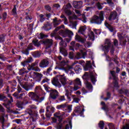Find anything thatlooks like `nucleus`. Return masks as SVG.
<instances>
[{
    "label": "nucleus",
    "mask_w": 129,
    "mask_h": 129,
    "mask_svg": "<svg viewBox=\"0 0 129 129\" xmlns=\"http://www.w3.org/2000/svg\"><path fill=\"white\" fill-rule=\"evenodd\" d=\"M71 46L70 47V50H74L76 49V50H80L81 53L78 52L77 53V59H81L82 58H83L84 59L85 58V57H86V55H87V53L86 52V49L84 48H83V46L80 43H76L75 44V41H72L71 43Z\"/></svg>",
    "instance_id": "1"
},
{
    "label": "nucleus",
    "mask_w": 129,
    "mask_h": 129,
    "mask_svg": "<svg viewBox=\"0 0 129 129\" xmlns=\"http://www.w3.org/2000/svg\"><path fill=\"white\" fill-rule=\"evenodd\" d=\"M89 77L90 78L91 81L93 84H95V82L96 81V78L95 77V76H94V74H93V73H90V75L88 73H85L82 77L83 79L85 80L84 82L87 88H88L90 92H92V90L93 89L92 85H91L90 82L87 81L88 80Z\"/></svg>",
    "instance_id": "2"
},
{
    "label": "nucleus",
    "mask_w": 129,
    "mask_h": 129,
    "mask_svg": "<svg viewBox=\"0 0 129 129\" xmlns=\"http://www.w3.org/2000/svg\"><path fill=\"white\" fill-rule=\"evenodd\" d=\"M109 49H111L110 52L111 54H113L114 52L113 46L111 45L110 40L109 39H106L105 42V45H102V50L104 51V53H108Z\"/></svg>",
    "instance_id": "3"
},
{
    "label": "nucleus",
    "mask_w": 129,
    "mask_h": 129,
    "mask_svg": "<svg viewBox=\"0 0 129 129\" xmlns=\"http://www.w3.org/2000/svg\"><path fill=\"white\" fill-rule=\"evenodd\" d=\"M104 15V12L103 11H101L99 14V17L97 16H94L92 19L91 20L92 24H97L98 25H100L102 23V21L104 20V17H103Z\"/></svg>",
    "instance_id": "4"
},
{
    "label": "nucleus",
    "mask_w": 129,
    "mask_h": 129,
    "mask_svg": "<svg viewBox=\"0 0 129 129\" xmlns=\"http://www.w3.org/2000/svg\"><path fill=\"white\" fill-rule=\"evenodd\" d=\"M54 117L58 118L59 120L58 124L56 125V128L62 129V127H63V124L62 123V116H64V117H66V116H68V115H65V113L64 112L61 114L60 112H57L54 114Z\"/></svg>",
    "instance_id": "5"
},
{
    "label": "nucleus",
    "mask_w": 129,
    "mask_h": 129,
    "mask_svg": "<svg viewBox=\"0 0 129 129\" xmlns=\"http://www.w3.org/2000/svg\"><path fill=\"white\" fill-rule=\"evenodd\" d=\"M57 109L61 110L65 112H71L72 110V105H68L67 103H65L56 106Z\"/></svg>",
    "instance_id": "6"
},
{
    "label": "nucleus",
    "mask_w": 129,
    "mask_h": 129,
    "mask_svg": "<svg viewBox=\"0 0 129 129\" xmlns=\"http://www.w3.org/2000/svg\"><path fill=\"white\" fill-rule=\"evenodd\" d=\"M55 40H60V42L59 43V44L61 47H60V52L63 55V56H66L68 55L67 53V50L63 47V44H64V42L63 41V40L62 39V37L59 36H56L55 37Z\"/></svg>",
    "instance_id": "7"
},
{
    "label": "nucleus",
    "mask_w": 129,
    "mask_h": 129,
    "mask_svg": "<svg viewBox=\"0 0 129 129\" xmlns=\"http://www.w3.org/2000/svg\"><path fill=\"white\" fill-rule=\"evenodd\" d=\"M79 64L83 66L85 71H87L88 68H91V61L90 60L87 61L86 62L84 60H80Z\"/></svg>",
    "instance_id": "8"
},
{
    "label": "nucleus",
    "mask_w": 129,
    "mask_h": 129,
    "mask_svg": "<svg viewBox=\"0 0 129 129\" xmlns=\"http://www.w3.org/2000/svg\"><path fill=\"white\" fill-rule=\"evenodd\" d=\"M28 96L33 100H35V101H38V102H41V101L44 100V99L40 100V97L33 92H29Z\"/></svg>",
    "instance_id": "9"
},
{
    "label": "nucleus",
    "mask_w": 129,
    "mask_h": 129,
    "mask_svg": "<svg viewBox=\"0 0 129 129\" xmlns=\"http://www.w3.org/2000/svg\"><path fill=\"white\" fill-rule=\"evenodd\" d=\"M77 63H78V62L75 61L72 64V66H68L67 68V69H64V72H66V73H67V74H70V76H73V75H74V72L71 71V69H73V66H74V65H75V64H77Z\"/></svg>",
    "instance_id": "10"
},
{
    "label": "nucleus",
    "mask_w": 129,
    "mask_h": 129,
    "mask_svg": "<svg viewBox=\"0 0 129 129\" xmlns=\"http://www.w3.org/2000/svg\"><path fill=\"white\" fill-rule=\"evenodd\" d=\"M32 75L33 76V78L38 82L41 81V79H42V77H43V75H42V74H40L37 72L32 73Z\"/></svg>",
    "instance_id": "11"
},
{
    "label": "nucleus",
    "mask_w": 129,
    "mask_h": 129,
    "mask_svg": "<svg viewBox=\"0 0 129 129\" xmlns=\"http://www.w3.org/2000/svg\"><path fill=\"white\" fill-rule=\"evenodd\" d=\"M65 34H68L71 36H73V32L68 29H66L64 31L60 30L59 32V35L62 36V37H65Z\"/></svg>",
    "instance_id": "12"
},
{
    "label": "nucleus",
    "mask_w": 129,
    "mask_h": 129,
    "mask_svg": "<svg viewBox=\"0 0 129 129\" xmlns=\"http://www.w3.org/2000/svg\"><path fill=\"white\" fill-rule=\"evenodd\" d=\"M67 62H65V61H62L59 65V67H56L55 69H57V70H63L65 71L64 69H67V68H64L66 65H67Z\"/></svg>",
    "instance_id": "13"
},
{
    "label": "nucleus",
    "mask_w": 129,
    "mask_h": 129,
    "mask_svg": "<svg viewBox=\"0 0 129 129\" xmlns=\"http://www.w3.org/2000/svg\"><path fill=\"white\" fill-rule=\"evenodd\" d=\"M110 74L112 76L114 80H115V81L113 83L114 86L115 87H118L117 81H116V78H117V76H116V74L115 73V72L114 71H112L110 72Z\"/></svg>",
    "instance_id": "14"
},
{
    "label": "nucleus",
    "mask_w": 129,
    "mask_h": 129,
    "mask_svg": "<svg viewBox=\"0 0 129 129\" xmlns=\"http://www.w3.org/2000/svg\"><path fill=\"white\" fill-rule=\"evenodd\" d=\"M50 111H51V112H54V111H55V108L51 106H47L46 107L45 115L46 117H48V118H49L50 117V114H49V112H50Z\"/></svg>",
    "instance_id": "15"
},
{
    "label": "nucleus",
    "mask_w": 129,
    "mask_h": 129,
    "mask_svg": "<svg viewBox=\"0 0 129 129\" xmlns=\"http://www.w3.org/2000/svg\"><path fill=\"white\" fill-rule=\"evenodd\" d=\"M59 95V93L56 90H52L50 93V97L52 99H56L58 96Z\"/></svg>",
    "instance_id": "16"
},
{
    "label": "nucleus",
    "mask_w": 129,
    "mask_h": 129,
    "mask_svg": "<svg viewBox=\"0 0 129 129\" xmlns=\"http://www.w3.org/2000/svg\"><path fill=\"white\" fill-rule=\"evenodd\" d=\"M22 87L24 88V89L26 90V91H29L30 89H32L34 87V84H28L24 83L22 85Z\"/></svg>",
    "instance_id": "17"
},
{
    "label": "nucleus",
    "mask_w": 129,
    "mask_h": 129,
    "mask_svg": "<svg viewBox=\"0 0 129 129\" xmlns=\"http://www.w3.org/2000/svg\"><path fill=\"white\" fill-rule=\"evenodd\" d=\"M108 20L109 21H112L113 20H116V21H118V19H117V14L116 13V12L114 11L111 12Z\"/></svg>",
    "instance_id": "18"
},
{
    "label": "nucleus",
    "mask_w": 129,
    "mask_h": 129,
    "mask_svg": "<svg viewBox=\"0 0 129 129\" xmlns=\"http://www.w3.org/2000/svg\"><path fill=\"white\" fill-rule=\"evenodd\" d=\"M52 83L54 86H56V87H58V88H60L61 87V85L60 82H59V80H58L57 78H54L52 80Z\"/></svg>",
    "instance_id": "19"
},
{
    "label": "nucleus",
    "mask_w": 129,
    "mask_h": 129,
    "mask_svg": "<svg viewBox=\"0 0 129 129\" xmlns=\"http://www.w3.org/2000/svg\"><path fill=\"white\" fill-rule=\"evenodd\" d=\"M49 65V61L47 59H43L39 63L41 68H45Z\"/></svg>",
    "instance_id": "20"
},
{
    "label": "nucleus",
    "mask_w": 129,
    "mask_h": 129,
    "mask_svg": "<svg viewBox=\"0 0 129 129\" xmlns=\"http://www.w3.org/2000/svg\"><path fill=\"white\" fill-rule=\"evenodd\" d=\"M76 41L79 42V43H82V44H84L85 42H86V39L85 38H83L82 37L77 34L75 38Z\"/></svg>",
    "instance_id": "21"
},
{
    "label": "nucleus",
    "mask_w": 129,
    "mask_h": 129,
    "mask_svg": "<svg viewBox=\"0 0 129 129\" xmlns=\"http://www.w3.org/2000/svg\"><path fill=\"white\" fill-rule=\"evenodd\" d=\"M8 97L10 98V100L9 101L8 104H5L4 105L7 108V109H11V106H12V102H13V97L11 96V95H8Z\"/></svg>",
    "instance_id": "22"
},
{
    "label": "nucleus",
    "mask_w": 129,
    "mask_h": 129,
    "mask_svg": "<svg viewBox=\"0 0 129 129\" xmlns=\"http://www.w3.org/2000/svg\"><path fill=\"white\" fill-rule=\"evenodd\" d=\"M38 65V61H36L31 64L30 70H34V71H40V69L36 67Z\"/></svg>",
    "instance_id": "23"
},
{
    "label": "nucleus",
    "mask_w": 129,
    "mask_h": 129,
    "mask_svg": "<svg viewBox=\"0 0 129 129\" xmlns=\"http://www.w3.org/2000/svg\"><path fill=\"white\" fill-rule=\"evenodd\" d=\"M74 7L76 9H80L82 7V5H83V3L82 1H79V2H74L73 3Z\"/></svg>",
    "instance_id": "24"
},
{
    "label": "nucleus",
    "mask_w": 129,
    "mask_h": 129,
    "mask_svg": "<svg viewBox=\"0 0 129 129\" xmlns=\"http://www.w3.org/2000/svg\"><path fill=\"white\" fill-rule=\"evenodd\" d=\"M70 8H71V5L70 4H68L67 6H64L63 8L64 12L66 14H68V15H71V11L68 9H70Z\"/></svg>",
    "instance_id": "25"
},
{
    "label": "nucleus",
    "mask_w": 129,
    "mask_h": 129,
    "mask_svg": "<svg viewBox=\"0 0 129 129\" xmlns=\"http://www.w3.org/2000/svg\"><path fill=\"white\" fill-rule=\"evenodd\" d=\"M59 80L62 85H66V84H67V79H66V77L64 75L60 76Z\"/></svg>",
    "instance_id": "26"
},
{
    "label": "nucleus",
    "mask_w": 129,
    "mask_h": 129,
    "mask_svg": "<svg viewBox=\"0 0 129 129\" xmlns=\"http://www.w3.org/2000/svg\"><path fill=\"white\" fill-rule=\"evenodd\" d=\"M63 123H67L66 125L65 129L72 128V124L71 123V120L68 118V121H64Z\"/></svg>",
    "instance_id": "27"
},
{
    "label": "nucleus",
    "mask_w": 129,
    "mask_h": 129,
    "mask_svg": "<svg viewBox=\"0 0 129 129\" xmlns=\"http://www.w3.org/2000/svg\"><path fill=\"white\" fill-rule=\"evenodd\" d=\"M105 25L108 28L109 31L111 32H113V34H115L116 31H115V29L113 28L112 26H111L110 25L108 24L107 23H105Z\"/></svg>",
    "instance_id": "28"
},
{
    "label": "nucleus",
    "mask_w": 129,
    "mask_h": 129,
    "mask_svg": "<svg viewBox=\"0 0 129 129\" xmlns=\"http://www.w3.org/2000/svg\"><path fill=\"white\" fill-rule=\"evenodd\" d=\"M30 109L27 110V112H28L30 115H32V114H33V110H32V109H36L37 107L34 105H32L30 106Z\"/></svg>",
    "instance_id": "29"
},
{
    "label": "nucleus",
    "mask_w": 129,
    "mask_h": 129,
    "mask_svg": "<svg viewBox=\"0 0 129 129\" xmlns=\"http://www.w3.org/2000/svg\"><path fill=\"white\" fill-rule=\"evenodd\" d=\"M64 28V25H61L60 26H58V27L56 28L53 33H51V37H54L56 36L57 34V32H58V30H60V29Z\"/></svg>",
    "instance_id": "30"
},
{
    "label": "nucleus",
    "mask_w": 129,
    "mask_h": 129,
    "mask_svg": "<svg viewBox=\"0 0 129 129\" xmlns=\"http://www.w3.org/2000/svg\"><path fill=\"white\" fill-rule=\"evenodd\" d=\"M31 62H33V58L32 57H29L26 60L22 62L21 64L22 66L25 67L27 66L29 63H31Z\"/></svg>",
    "instance_id": "31"
},
{
    "label": "nucleus",
    "mask_w": 129,
    "mask_h": 129,
    "mask_svg": "<svg viewBox=\"0 0 129 129\" xmlns=\"http://www.w3.org/2000/svg\"><path fill=\"white\" fill-rule=\"evenodd\" d=\"M79 89V86H74V87L69 86L68 87V91H71V92H73V91H76V90H78Z\"/></svg>",
    "instance_id": "32"
},
{
    "label": "nucleus",
    "mask_w": 129,
    "mask_h": 129,
    "mask_svg": "<svg viewBox=\"0 0 129 129\" xmlns=\"http://www.w3.org/2000/svg\"><path fill=\"white\" fill-rule=\"evenodd\" d=\"M44 45L48 46V47H50L53 44V40L52 39H46L43 42Z\"/></svg>",
    "instance_id": "33"
},
{
    "label": "nucleus",
    "mask_w": 129,
    "mask_h": 129,
    "mask_svg": "<svg viewBox=\"0 0 129 129\" xmlns=\"http://www.w3.org/2000/svg\"><path fill=\"white\" fill-rule=\"evenodd\" d=\"M75 110L78 113H80V114H83L84 112V108H82V107H77L75 108Z\"/></svg>",
    "instance_id": "34"
},
{
    "label": "nucleus",
    "mask_w": 129,
    "mask_h": 129,
    "mask_svg": "<svg viewBox=\"0 0 129 129\" xmlns=\"http://www.w3.org/2000/svg\"><path fill=\"white\" fill-rule=\"evenodd\" d=\"M74 86H81V81H80V79L77 78L74 81Z\"/></svg>",
    "instance_id": "35"
},
{
    "label": "nucleus",
    "mask_w": 129,
    "mask_h": 129,
    "mask_svg": "<svg viewBox=\"0 0 129 129\" xmlns=\"http://www.w3.org/2000/svg\"><path fill=\"white\" fill-rule=\"evenodd\" d=\"M88 36L90 40L91 41H94L95 36L94 34L93 33V32L92 31H89L88 33Z\"/></svg>",
    "instance_id": "36"
},
{
    "label": "nucleus",
    "mask_w": 129,
    "mask_h": 129,
    "mask_svg": "<svg viewBox=\"0 0 129 129\" xmlns=\"http://www.w3.org/2000/svg\"><path fill=\"white\" fill-rule=\"evenodd\" d=\"M53 23L54 27H56V26H58L61 24V20H58V18H55L53 20Z\"/></svg>",
    "instance_id": "37"
},
{
    "label": "nucleus",
    "mask_w": 129,
    "mask_h": 129,
    "mask_svg": "<svg viewBox=\"0 0 129 129\" xmlns=\"http://www.w3.org/2000/svg\"><path fill=\"white\" fill-rule=\"evenodd\" d=\"M29 50H33V48L29 46L26 49L22 50V53H23V54H25V55H29Z\"/></svg>",
    "instance_id": "38"
},
{
    "label": "nucleus",
    "mask_w": 129,
    "mask_h": 129,
    "mask_svg": "<svg viewBox=\"0 0 129 129\" xmlns=\"http://www.w3.org/2000/svg\"><path fill=\"white\" fill-rule=\"evenodd\" d=\"M85 30H86V27L85 26H81V27H80L78 32L79 33H80V34L83 35V34H84V32H85Z\"/></svg>",
    "instance_id": "39"
},
{
    "label": "nucleus",
    "mask_w": 129,
    "mask_h": 129,
    "mask_svg": "<svg viewBox=\"0 0 129 129\" xmlns=\"http://www.w3.org/2000/svg\"><path fill=\"white\" fill-rule=\"evenodd\" d=\"M43 42V41H40L39 42V41L37 39H34L33 40V43L34 44V45L35 46H36V47H39V46H40V45H41V43Z\"/></svg>",
    "instance_id": "40"
},
{
    "label": "nucleus",
    "mask_w": 129,
    "mask_h": 129,
    "mask_svg": "<svg viewBox=\"0 0 129 129\" xmlns=\"http://www.w3.org/2000/svg\"><path fill=\"white\" fill-rule=\"evenodd\" d=\"M74 71L77 74H78L81 72V68L79 66H76L74 68Z\"/></svg>",
    "instance_id": "41"
},
{
    "label": "nucleus",
    "mask_w": 129,
    "mask_h": 129,
    "mask_svg": "<svg viewBox=\"0 0 129 129\" xmlns=\"http://www.w3.org/2000/svg\"><path fill=\"white\" fill-rule=\"evenodd\" d=\"M5 117L8 118V114H5V113H3V115L0 117V121L4 123L5 122Z\"/></svg>",
    "instance_id": "42"
},
{
    "label": "nucleus",
    "mask_w": 129,
    "mask_h": 129,
    "mask_svg": "<svg viewBox=\"0 0 129 129\" xmlns=\"http://www.w3.org/2000/svg\"><path fill=\"white\" fill-rule=\"evenodd\" d=\"M101 104L103 106V107H102V109L105 111H108V108H107V106L105 105V103L104 102H101Z\"/></svg>",
    "instance_id": "43"
},
{
    "label": "nucleus",
    "mask_w": 129,
    "mask_h": 129,
    "mask_svg": "<svg viewBox=\"0 0 129 129\" xmlns=\"http://www.w3.org/2000/svg\"><path fill=\"white\" fill-rule=\"evenodd\" d=\"M17 105L19 108L22 109V108H24V105H25V103H23L22 102H18L17 103Z\"/></svg>",
    "instance_id": "44"
},
{
    "label": "nucleus",
    "mask_w": 129,
    "mask_h": 129,
    "mask_svg": "<svg viewBox=\"0 0 129 129\" xmlns=\"http://www.w3.org/2000/svg\"><path fill=\"white\" fill-rule=\"evenodd\" d=\"M28 72H29L26 71V69H25V68H23L20 70L19 74L20 75H23V74H27Z\"/></svg>",
    "instance_id": "45"
},
{
    "label": "nucleus",
    "mask_w": 129,
    "mask_h": 129,
    "mask_svg": "<svg viewBox=\"0 0 129 129\" xmlns=\"http://www.w3.org/2000/svg\"><path fill=\"white\" fill-rule=\"evenodd\" d=\"M72 98L74 100V102H76V103H78L79 102V98L76 97V96L75 95H74L72 96Z\"/></svg>",
    "instance_id": "46"
},
{
    "label": "nucleus",
    "mask_w": 129,
    "mask_h": 129,
    "mask_svg": "<svg viewBox=\"0 0 129 129\" xmlns=\"http://www.w3.org/2000/svg\"><path fill=\"white\" fill-rule=\"evenodd\" d=\"M99 127L100 129H103L104 127V123L103 122V121H101L99 123Z\"/></svg>",
    "instance_id": "47"
},
{
    "label": "nucleus",
    "mask_w": 129,
    "mask_h": 129,
    "mask_svg": "<svg viewBox=\"0 0 129 129\" xmlns=\"http://www.w3.org/2000/svg\"><path fill=\"white\" fill-rule=\"evenodd\" d=\"M66 95L67 96L68 100H69V101H71V98L69 96V91L68 90H66Z\"/></svg>",
    "instance_id": "48"
},
{
    "label": "nucleus",
    "mask_w": 129,
    "mask_h": 129,
    "mask_svg": "<svg viewBox=\"0 0 129 129\" xmlns=\"http://www.w3.org/2000/svg\"><path fill=\"white\" fill-rule=\"evenodd\" d=\"M48 37V35H45L43 33H40L39 35V38L40 39H43V38H47Z\"/></svg>",
    "instance_id": "49"
},
{
    "label": "nucleus",
    "mask_w": 129,
    "mask_h": 129,
    "mask_svg": "<svg viewBox=\"0 0 129 129\" xmlns=\"http://www.w3.org/2000/svg\"><path fill=\"white\" fill-rule=\"evenodd\" d=\"M39 18H40V21L41 22V23H43L44 21H45V18H44V15L42 14H41L39 15Z\"/></svg>",
    "instance_id": "50"
},
{
    "label": "nucleus",
    "mask_w": 129,
    "mask_h": 129,
    "mask_svg": "<svg viewBox=\"0 0 129 129\" xmlns=\"http://www.w3.org/2000/svg\"><path fill=\"white\" fill-rule=\"evenodd\" d=\"M102 5H103V4H101L99 3H98L97 4V7L98 10H102V8H103L102 7Z\"/></svg>",
    "instance_id": "51"
},
{
    "label": "nucleus",
    "mask_w": 129,
    "mask_h": 129,
    "mask_svg": "<svg viewBox=\"0 0 129 129\" xmlns=\"http://www.w3.org/2000/svg\"><path fill=\"white\" fill-rule=\"evenodd\" d=\"M91 45H92L91 43H90V42H87L86 43H85V47L86 48H89V47H90Z\"/></svg>",
    "instance_id": "52"
},
{
    "label": "nucleus",
    "mask_w": 129,
    "mask_h": 129,
    "mask_svg": "<svg viewBox=\"0 0 129 129\" xmlns=\"http://www.w3.org/2000/svg\"><path fill=\"white\" fill-rule=\"evenodd\" d=\"M107 4L110 6V7H113V3L111 1V0H106Z\"/></svg>",
    "instance_id": "53"
},
{
    "label": "nucleus",
    "mask_w": 129,
    "mask_h": 129,
    "mask_svg": "<svg viewBox=\"0 0 129 129\" xmlns=\"http://www.w3.org/2000/svg\"><path fill=\"white\" fill-rule=\"evenodd\" d=\"M34 56L35 57H40L41 56V53L39 51H35L34 52Z\"/></svg>",
    "instance_id": "54"
},
{
    "label": "nucleus",
    "mask_w": 129,
    "mask_h": 129,
    "mask_svg": "<svg viewBox=\"0 0 129 129\" xmlns=\"http://www.w3.org/2000/svg\"><path fill=\"white\" fill-rule=\"evenodd\" d=\"M108 126L109 129H115V128L114 127V125H113V124L111 123H109Z\"/></svg>",
    "instance_id": "55"
},
{
    "label": "nucleus",
    "mask_w": 129,
    "mask_h": 129,
    "mask_svg": "<svg viewBox=\"0 0 129 129\" xmlns=\"http://www.w3.org/2000/svg\"><path fill=\"white\" fill-rule=\"evenodd\" d=\"M0 100H7L6 96L0 94Z\"/></svg>",
    "instance_id": "56"
},
{
    "label": "nucleus",
    "mask_w": 129,
    "mask_h": 129,
    "mask_svg": "<svg viewBox=\"0 0 129 129\" xmlns=\"http://www.w3.org/2000/svg\"><path fill=\"white\" fill-rule=\"evenodd\" d=\"M5 42V36L4 35H0V43Z\"/></svg>",
    "instance_id": "57"
},
{
    "label": "nucleus",
    "mask_w": 129,
    "mask_h": 129,
    "mask_svg": "<svg viewBox=\"0 0 129 129\" xmlns=\"http://www.w3.org/2000/svg\"><path fill=\"white\" fill-rule=\"evenodd\" d=\"M77 26V23L76 22H75L73 24L72 29H75L76 30V26Z\"/></svg>",
    "instance_id": "58"
},
{
    "label": "nucleus",
    "mask_w": 129,
    "mask_h": 129,
    "mask_svg": "<svg viewBox=\"0 0 129 129\" xmlns=\"http://www.w3.org/2000/svg\"><path fill=\"white\" fill-rule=\"evenodd\" d=\"M121 129H129V124H126V125L123 126Z\"/></svg>",
    "instance_id": "59"
},
{
    "label": "nucleus",
    "mask_w": 129,
    "mask_h": 129,
    "mask_svg": "<svg viewBox=\"0 0 129 129\" xmlns=\"http://www.w3.org/2000/svg\"><path fill=\"white\" fill-rule=\"evenodd\" d=\"M59 100L60 101H64L65 100V97L64 96H61L59 98Z\"/></svg>",
    "instance_id": "60"
},
{
    "label": "nucleus",
    "mask_w": 129,
    "mask_h": 129,
    "mask_svg": "<svg viewBox=\"0 0 129 129\" xmlns=\"http://www.w3.org/2000/svg\"><path fill=\"white\" fill-rule=\"evenodd\" d=\"M49 81H50L49 79L45 78L42 80V83H46V82H49Z\"/></svg>",
    "instance_id": "61"
},
{
    "label": "nucleus",
    "mask_w": 129,
    "mask_h": 129,
    "mask_svg": "<svg viewBox=\"0 0 129 129\" xmlns=\"http://www.w3.org/2000/svg\"><path fill=\"white\" fill-rule=\"evenodd\" d=\"M75 12L76 14L78 15V17H80V16H81V13H80V11H79V10H76Z\"/></svg>",
    "instance_id": "62"
},
{
    "label": "nucleus",
    "mask_w": 129,
    "mask_h": 129,
    "mask_svg": "<svg viewBox=\"0 0 129 129\" xmlns=\"http://www.w3.org/2000/svg\"><path fill=\"white\" fill-rule=\"evenodd\" d=\"M89 5H93L94 4V0H88Z\"/></svg>",
    "instance_id": "63"
},
{
    "label": "nucleus",
    "mask_w": 129,
    "mask_h": 129,
    "mask_svg": "<svg viewBox=\"0 0 129 129\" xmlns=\"http://www.w3.org/2000/svg\"><path fill=\"white\" fill-rule=\"evenodd\" d=\"M87 52L88 53V54L89 55H90V56H92V54H93V53L92 52H91V51L90 50V49H88L87 51Z\"/></svg>",
    "instance_id": "64"
}]
</instances>
